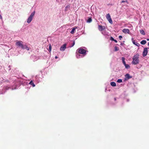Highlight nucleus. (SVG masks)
Masks as SVG:
<instances>
[{
  "instance_id": "2eb2a0df",
  "label": "nucleus",
  "mask_w": 149,
  "mask_h": 149,
  "mask_svg": "<svg viewBox=\"0 0 149 149\" xmlns=\"http://www.w3.org/2000/svg\"><path fill=\"white\" fill-rule=\"evenodd\" d=\"M92 21V19L91 17H89L88 19L87 20V22L88 23H90Z\"/></svg>"
},
{
  "instance_id": "a878e982",
  "label": "nucleus",
  "mask_w": 149,
  "mask_h": 149,
  "mask_svg": "<svg viewBox=\"0 0 149 149\" xmlns=\"http://www.w3.org/2000/svg\"><path fill=\"white\" fill-rule=\"evenodd\" d=\"M118 38L120 39V40H121V39L122 38V37L121 36H119Z\"/></svg>"
},
{
  "instance_id": "5701e85b",
  "label": "nucleus",
  "mask_w": 149,
  "mask_h": 149,
  "mask_svg": "<svg viewBox=\"0 0 149 149\" xmlns=\"http://www.w3.org/2000/svg\"><path fill=\"white\" fill-rule=\"evenodd\" d=\"M115 51H118L119 50L118 48L117 47H115Z\"/></svg>"
},
{
  "instance_id": "9b49d317",
  "label": "nucleus",
  "mask_w": 149,
  "mask_h": 149,
  "mask_svg": "<svg viewBox=\"0 0 149 149\" xmlns=\"http://www.w3.org/2000/svg\"><path fill=\"white\" fill-rule=\"evenodd\" d=\"M125 77L127 79H129L132 78V77L130 76L129 74H127L125 76Z\"/></svg>"
},
{
  "instance_id": "c85d7f7f",
  "label": "nucleus",
  "mask_w": 149,
  "mask_h": 149,
  "mask_svg": "<svg viewBox=\"0 0 149 149\" xmlns=\"http://www.w3.org/2000/svg\"><path fill=\"white\" fill-rule=\"evenodd\" d=\"M0 19H2V17L0 14Z\"/></svg>"
},
{
  "instance_id": "f704fd0d",
  "label": "nucleus",
  "mask_w": 149,
  "mask_h": 149,
  "mask_svg": "<svg viewBox=\"0 0 149 149\" xmlns=\"http://www.w3.org/2000/svg\"><path fill=\"white\" fill-rule=\"evenodd\" d=\"M148 49H149V48H148Z\"/></svg>"
},
{
  "instance_id": "f3484780",
  "label": "nucleus",
  "mask_w": 149,
  "mask_h": 149,
  "mask_svg": "<svg viewBox=\"0 0 149 149\" xmlns=\"http://www.w3.org/2000/svg\"><path fill=\"white\" fill-rule=\"evenodd\" d=\"M76 28H73L72 29V31H71L70 32V33H71L72 34H73V33H74V31H75V30Z\"/></svg>"
},
{
  "instance_id": "b1692460",
  "label": "nucleus",
  "mask_w": 149,
  "mask_h": 149,
  "mask_svg": "<svg viewBox=\"0 0 149 149\" xmlns=\"http://www.w3.org/2000/svg\"><path fill=\"white\" fill-rule=\"evenodd\" d=\"M75 41H73V43H72V45L71 46V47H72L74 45H75Z\"/></svg>"
},
{
  "instance_id": "473e14b6",
  "label": "nucleus",
  "mask_w": 149,
  "mask_h": 149,
  "mask_svg": "<svg viewBox=\"0 0 149 149\" xmlns=\"http://www.w3.org/2000/svg\"><path fill=\"white\" fill-rule=\"evenodd\" d=\"M120 45H123V43H121L120 44Z\"/></svg>"
},
{
  "instance_id": "72a5a7b5",
  "label": "nucleus",
  "mask_w": 149,
  "mask_h": 149,
  "mask_svg": "<svg viewBox=\"0 0 149 149\" xmlns=\"http://www.w3.org/2000/svg\"><path fill=\"white\" fill-rule=\"evenodd\" d=\"M148 46H149V42L148 43Z\"/></svg>"
},
{
  "instance_id": "423d86ee",
  "label": "nucleus",
  "mask_w": 149,
  "mask_h": 149,
  "mask_svg": "<svg viewBox=\"0 0 149 149\" xmlns=\"http://www.w3.org/2000/svg\"><path fill=\"white\" fill-rule=\"evenodd\" d=\"M148 48H145L144 49L143 53V56L145 57L147 55L148 53Z\"/></svg>"
},
{
  "instance_id": "c756f323",
  "label": "nucleus",
  "mask_w": 149,
  "mask_h": 149,
  "mask_svg": "<svg viewBox=\"0 0 149 149\" xmlns=\"http://www.w3.org/2000/svg\"><path fill=\"white\" fill-rule=\"evenodd\" d=\"M58 58V57H57V56H56L55 57V58L56 59H57V58Z\"/></svg>"
},
{
  "instance_id": "2f4dec72",
  "label": "nucleus",
  "mask_w": 149,
  "mask_h": 149,
  "mask_svg": "<svg viewBox=\"0 0 149 149\" xmlns=\"http://www.w3.org/2000/svg\"><path fill=\"white\" fill-rule=\"evenodd\" d=\"M114 100H115V101H116V98H114Z\"/></svg>"
},
{
  "instance_id": "cd10ccee",
  "label": "nucleus",
  "mask_w": 149,
  "mask_h": 149,
  "mask_svg": "<svg viewBox=\"0 0 149 149\" xmlns=\"http://www.w3.org/2000/svg\"><path fill=\"white\" fill-rule=\"evenodd\" d=\"M116 43L117 42V41L116 40L114 39V40H113Z\"/></svg>"
},
{
  "instance_id": "39448f33",
  "label": "nucleus",
  "mask_w": 149,
  "mask_h": 149,
  "mask_svg": "<svg viewBox=\"0 0 149 149\" xmlns=\"http://www.w3.org/2000/svg\"><path fill=\"white\" fill-rule=\"evenodd\" d=\"M106 17L109 22L112 24H113V21L111 18V16L109 13H108L106 15Z\"/></svg>"
},
{
  "instance_id": "1a4fd4ad",
  "label": "nucleus",
  "mask_w": 149,
  "mask_h": 149,
  "mask_svg": "<svg viewBox=\"0 0 149 149\" xmlns=\"http://www.w3.org/2000/svg\"><path fill=\"white\" fill-rule=\"evenodd\" d=\"M123 31L124 33H127L129 34L130 32V30L128 29H123Z\"/></svg>"
},
{
  "instance_id": "412c9836",
  "label": "nucleus",
  "mask_w": 149,
  "mask_h": 149,
  "mask_svg": "<svg viewBox=\"0 0 149 149\" xmlns=\"http://www.w3.org/2000/svg\"><path fill=\"white\" fill-rule=\"evenodd\" d=\"M51 49H52L51 46L50 44L49 45V52H50L51 51Z\"/></svg>"
},
{
  "instance_id": "bb28decb",
  "label": "nucleus",
  "mask_w": 149,
  "mask_h": 149,
  "mask_svg": "<svg viewBox=\"0 0 149 149\" xmlns=\"http://www.w3.org/2000/svg\"><path fill=\"white\" fill-rule=\"evenodd\" d=\"M80 56V55L79 54H77L76 55V56L77 57V58H79V56Z\"/></svg>"
},
{
  "instance_id": "20e7f679",
  "label": "nucleus",
  "mask_w": 149,
  "mask_h": 149,
  "mask_svg": "<svg viewBox=\"0 0 149 149\" xmlns=\"http://www.w3.org/2000/svg\"><path fill=\"white\" fill-rule=\"evenodd\" d=\"M35 12L34 11L30 15V16L28 18L27 20V22L29 23L32 19L33 17L35 14Z\"/></svg>"
},
{
  "instance_id": "7ed1b4c3",
  "label": "nucleus",
  "mask_w": 149,
  "mask_h": 149,
  "mask_svg": "<svg viewBox=\"0 0 149 149\" xmlns=\"http://www.w3.org/2000/svg\"><path fill=\"white\" fill-rule=\"evenodd\" d=\"M86 51L83 48H79L76 51V53H79L81 54H83L84 55L86 54Z\"/></svg>"
},
{
  "instance_id": "a211bd4d",
  "label": "nucleus",
  "mask_w": 149,
  "mask_h": 149,
  "mask_svg": "<svg viewBox=\"0 0 149 149\" xmlns=\"http://www.w3.org/2000/svg\"><path fill=\"white\" fill-rule=\"evenodd\" d=\"M140 33L142 35H145V33L143 30H140Z\"/></svg>"
},
{
  "instance_id": "4be33fe9",
  "label": "nucleus",
  "mask_w": 149,
  "mask_h": 149,
  "mask_svg": "<svg viewBox=\"0 0 149 149\" xmlns=\"http://www.w3.org/2000/svg\"><path fill=\"white\" fill-rule=\"evenodd\" d=\"M117 82L118 83H121L122 82V80L121 79H118L117 81Z\"/></svg>"
},
{
  "instance_id": "9d476101",
  "label": "nucleus",
  "mask_w": 149,
  "mask_h": 149,
  "mask_svg": "<svg viewBox=\"0 0 149 149\" xmlns=\"http://www.w3.org/2000/svg\"><path fill=\"white\" fill-rule=\"evenodd\" d=\"M132 42L133 44L137 46L138 47H139L140 46V44L139 43H137V42H135V40H132Z\"/></svg>"
},
{
  "instance_id": "7c9ffc66",
  "label": "nucleus",
  "mask_w": 149,
  "mask_h": 149,
  "mask_svg": "<svg viewBox=\"0 0 149 149\" xmlns=\"http://www.w3.org/2000/svg\"><path fill=\"white\" fill-rule=\"evenodd\" d=\"M147 40H148V41H149V39H147Z\"/></svg>"
},
{
  "instance_id": "0eeeda50",
  "label": "nucleus",
  "mask_w": 149,
  "mask_h": 149,
  "mask_svg": "<svg viewBox=\"0 0 149 149\" xmlns=\"http://www.w3.org/2000/svg\"><path fill=\"white\" fill-rule=\"evenodd\" d=\"M66 44H64L62 45L60 48V50L61 51H64L66 48Z\"/></svg>"
},
{
  "instance_id": "f8f14e48",
  "label": "nucleus",
  "mask_w": 149,
  "mask_h": 149,
  "mask_svg": "<svg viewBox=\"0 0 149 149\" xmlns=\"http://www.w3.org/2000/svg\"><path fill=\"white\" fill-rule=\"evenodd\" d=\"M146 43V41L145 40H143L140 43L141 45H144Z\"/></svg>"
},
{
  "instance_id": "aec40b11",
  "label": "nucleus",
  "mask_w": 149,
  "mask_h": 149,
  "mask_svg": "<svg viewBox=\"0 0 149 149\" xmlns=\"http://www.w3.org/2000/svg\"><path fill=\"white\" fill-rule=\"evenodd\" d=\"M125 66V67L126 68H128L130 67V66L128 64H126V65H124Z\"/></svg>"
},
{
  "instance_id": "f03ea898",
  "label": "nucleus",
  "mask_w": 149,
  "mask_h": 149,
  "mask_svg": "<svg viewBox=\"0 0 149 149\" xmlns=\"http://www.w3.org/2000/svg\"><path fill=\"white\" fill-rule=\"evenodd\" d=\"M23 42L21 41H18L16 43V45L19 47H20L23 49H26L28 51L29 49L26 45H24L22 44Z\"/></svg>"
},
{
  "instance_id": "f257e3e1",
  "label": "nucleus",
  "mask_w": 149,
  "mask_h": 149,
  "mask_svg": "<svg viewBox=\"0 0 149 149\" xmlns=\"http://www.w3.org/2000/svg\"><path fill=\"white\" fill-rule=\"evenodd\" d=\"M139 54L138 53L136 54L133 56L132 58V64L136 65L139 63Z\"/></svg>"
},
{
  "instance_id": "6ab92c4d",
  "label": "nucleus",
  "mask_w": 149,
  "mask_h": 149,
  "mask_svg": "<svg viewBox=\"0 0 149 149\" xmlns=\"http://www.w3.org/2000/svg\"><path fill=\"white\" fill-rule=\"evenodd\" d=\"M124 2H126L127 4H129V2L127 0H125V1H121V3H123Z\"/></svg>"
},
{
  "instance_id": "6e6552de",
  "label": "nucleus",
  "mask_w": 149,
  "mask_h": 149,
  "mask_svg": "<svg viewBox=\"0 0 149 149\" xmlns=\"http://www.w3.org/2000/svg\"><path fill=\"white\" fill-rule=\"evenodd\" d=\"M98 28L100 31H102L105 29V27L102 26V25H99L98 26Z\"/></svg>"
},
{
  "instance_id": "4468645a",
  "label": "nucleus",
  "mask_w": 149,
  "mask_h": 149,
  "mask_svg": "<svg viewBox=\"0 0 149 149\" xmlns=\"http://www.w3.org/2000/svg\"><path fill=\"white\" fill-rule=\"evenodd\" d=\"M29 84L33 86V87L35 86V85L34 83L33 82L32 80H31L29 83Z\"/></svg>"
},
{
  "instance_id": "ddd939ff",
  "label": "nucleus",
  "mask_w": 149,
  "mask_h": 149,
  "mask_svg": "<svg viewBox=\"0 0 149 149\" xmlns=\"http://www.w3.org/2000/svg\"><path fill=\"white\" fill-rule=\"evenodd\" d=\"M122 59L123 63V64L124 65H126V63L125 61V58L124 57H122Z\"/></svg>"
},
{
  "instance_id": "393cba45",
  "label": "nucleus",
  "mask_w": 149,
  "mask_h": 149,
  "mask_svg": "<svg viewBox=\"0 0 149 149\" xmlns=\"http://www.w3.org/2000/svg\"><path fill=\"white\" fill-rule=\"evenodd\" d=\"M110 40H111L112 41H113L114 40V39L112 37H110Z\"/></svg>"
},
{
  "instance_id": "dca6fc26",
  "label": "nucleus",
  "mask_w": 149,
  "mask_h": 149,
  "mask_svg": "<svg viewBox=\"0 0 149 149\" xmlns=\"http://www.w3.org/2000/svg\"><path fill=\"white\" fill-rule=\"evenodd\" d=\"M111 85L113 86H116V83L114 82H112L111 83Z\"/></svg>"
}]
</instances>
